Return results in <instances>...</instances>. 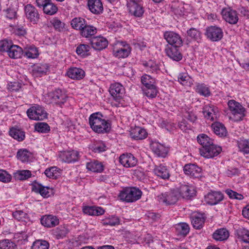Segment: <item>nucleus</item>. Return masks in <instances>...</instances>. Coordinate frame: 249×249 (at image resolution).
<instances>
[{
    "label": "nucleus",
    "instance_id": "f257e3e1",
    "mask_svg": "<svg viewBox=\"0 0 249 249\" xmlns=\"http://www.w3.org/2000/svg\"><path fill=\"white\" fill-rule=\"evenodd\" d=\"M89 123L92 129L98 133H107L110 129L109 123L99 112L94 113L90 115Z\"/></svg>",
    "mask_w": 249,
    "mask_h": 249
},
{
    "label": "nucleus",
    "instance_id": "f03ea898",
    "mask_svg": "<svg viewBox=\"0 0 249 249\" xmlns=\"http://www.w3.org/2000/svg\"><path fill=\"white\" fill-rule=\"evenodd\" d=\"M142 192L138 188L132 187L125 189L121 191L119 195L120 199L127 202H132L139 199Z\"/></svg>",
    "mask_w": 249,
    "mask_h": 249
},
{
    "label": "nucleus",
    "instance_id": "7ed1b4c3",
    "mask_svg": "<svg viewBox=\"0 0 249 249\" xmlns=\"http://www.w3.org/2000/svg\"><path fill=\"white\" fill-rule=\"evenodd\" d=\"M28 117L31 120H43L47 117V113L43 107L36 105L27 110Z\"/></svg>",
    "mask_w": 249,
    "mask_h": 249
},
{
    "label": "nucleus",
    "instance_id": "20e7f679",
    "mask_svg": "<svg viewBox=\"0 0 249 249\" xmlns=\"http://www.w3.org/2000/svg\"><path fill=\"white\" fill-rule=\"evenodd\" d=\"M179 196V193L178 190H171L158 196L157 198L160 203L172 205L177 202Z\"/></svg>",
    "mask_w": 249,
    "mask_h": 249
},
{
    "label": "nucleus",
    "instance_id": "39448f33",
    "mask_svg": "<svg viewBox=\"0 0 249 249\" xmlns=\"http://www.w3.org/2000/svg\"><path fill=\"white\" fill-rule=\"evenodd\" d=\"M229 110L231 113L237 117L235 120L239 121L245 116V108L238 102L231 100L228 103Z\"/></svg>",
    "mask_w": 249,
    "mask_h": 249
},
{
    "label": "nucleus",
    "instance_id": "423d86ee",
    "mask_svg": "<svg viewBox=\"0 0 249 249\" xmlns=\"http://www.w3.org/2000/svg\"><path fill=\"white\" fill-rule=\"evenodd\" d=\"M205 35L207 38L212 41H218L223 36L222 29L216 26H211L206 29Z\"/></svg>",
    "mask_w": 249,
    "mask_h": 249
},
{
    "label": "nucleus",
    "instance_id": "0eeeda50",
    "mask_svg": "<svg viewBox=\"0 0 249 249\" xmlns=\"http://www.w3.org/2000/svg\"><path fill=\"white\" fill-rule=\"evenodd\" d=\"M221 151V148L213 143L205 148L200 149L201 155L206 158H212L217 156Z\"/></svg>",
    "mask_w": 249,
    "mask_h": 249
},
{
    "label": "nucleus",
    "instance_id": "6e6552de",
    "mask_svg": "<svg viewBox=\"0 0 249 249\" xmlns=\"http://www.w3.org/2000/svg\"><path fill=\"white\" fill-rule=\"evenodd\" d=\"M124 91V88L119 83L111 84L109 89L110 94L116 101H119L123 98Z\"/></svg>",
    "mask_w": 249,
    "mask_h": 249
},
{
    "label": "nucleus",
    "instance_id": "1a4fd4ad",
    "mask_svg": "<svg viewBox=\"0 0 249 249\" xmlns=\"http://www.w3.org/2000/svg\"><path fill=\"white\" fill-rule=\"evenodd\" d=\"M223 18L231 24H235L238 21V14L235 10L230 8H224L221 11Z\"/></svg>",
    "mask_w": 249,
    "mask_h": 249
},
{
    "label": "nucleus",
    "instance_id": "9d476101",
    "mask_svg": "<svg viewBox=\"0 0 249 249\" xmlns=\"http://www.w3.org/2000/svg\"><path fill=\"white\" fill-rule=\"evenodd\" d=\"M26 18L31 22L36 24L39 19V15L35 7L31 4H27L24 7Z\"/></svg>",
    "mask_w": 249,
    "mask_h": 249
},
{
    "label": "nucleus",
    "instance_id": "9b49d317",
    "mask_svg": "<svg viewBox=\"0 0 249 249\" xmlns=\"http://www.w3.org/2000/svg\"><path fill=\"white\" fill-rule=\"evenodd\" d=\"M164 37L167 42L171 45L170 46L180 47L182 43L180 36L174 32H165L164 34Z\"/></svg>",
    "mask_w": 249,
    "mask_h": 249
},
{
    "label": "nucleus",
    "instance_id": "f8f14e48",
    "mask_svg": "<svg viewBox=\"0 0 249 249\" xmlns=\"http://www.w3.org/2000/svg\"><path fill=\"white\" fill-rule=\"evenodd\" d=\"M183 171L186 175L192 178H197L201 176V169L195 164H185Z\"/></svg>",
    "mask_w": 249,
    "mask_h": 249
},
{
    "label": "nucleus",
    "instance_id": "ddd939ff",
    "mask_svg": "<svg viewBox=\"0 0 249 249\" xmlns=\"http://www.w3.org/2000/svg\"><path fill=\"white\" fill-rule=\"evenodd\" d=\"M120 163L126 168L132 167L137 164V160L130 153H125L121 155L119 158Z\"/></svg>",
    "mask_w": 249,
    "mask_h": 249
},
{
    "label": "nucleus",
    "instance_id": "4468645a",
    "mask_svg": "<svg viewBox=\"0 0 249 249\" xmlns=\"http://www.w3.org/2000/svg\"><path fill=\"white\" fill-rule=\"evenodd\" d=\"M204 117L210 121H213L217 119L218 115L217 107L212 105H206L203 109Z\"/></svg>",
    "mask_w": 249,
    "mask_h": 249
},
{
    "label": "nucleus",
    "instance_id": "2eb2a0df",
    "mask_svg": "<svg viewBox=\"0 0 249 249\" xmlns=\"http://www.w3.org/2000/svg\"><path fill=\"white\" fill-rule=\"evenodd\" d=\"M223 199V195L220 192L212 191L205 196V202L210 205L218 204Z\"/></svg>",
    "mask_w": 249,
    "mask_h": 249
},
{
    "label": "nucleus",
    "instance_id": "dca6fc26",
    "mask_svg": "<svg viewBox=\"0 0 249 249\" xmlns=\"http://www.w3.org/2000/svg\"><path fill=\"white\" fill-rule=\"evenodd\" d=\"M120 47L118 48H114V55L119 58H125L128 56L130 53V48L128 44L121 42L118 44Z\"/></svg>",
    "mask_w": 249,
    "mask_h": 249
},
{
    "label": "nucleus",
    "instance_id": "f3484780",
    "mask_svg": "<svg viewBox=\"0 0 249 249\" xmlns=\"http://www.w3.org/2000/svg\"><path fill=\"white\" fill-rule=\"evenodd\" d=\"M49 96L52 103L58 104L60 106H61L66 102L67 98L66 94L59 89L50 93Z\"/></svg>",
    "mask_w": 249,
    "mask_h": 249
},
{
    "label": "nucleus",
    "instance_id": "a211bd4d",
    "mask_svg": "<svg viewBox=\"0 0 249 249\" xmlns=\"http://www.w3.org/2000/svg\"><path fill=\"white\" fill-rule=\"evenodd\" d=\"M90 44L94 49L101 50L107 47L108 41L105 37L99 36L92 38L90 39Z\"/></svg>",
    "mask_w": 249,
    "mask_h": 249
},
{
    "label": "nucleus",
    "instance_id": "6ab92c4d",
    "mask_svg": "<svg viewBox=\"0 0 249 249\" xmlns=\"http://www.w3.org/2000/svg\"><path fill=\"white\" fill-rule=\"evenodd\" d=\"M41 224L47 228L54 227L59 224V220L56 216L53 215H45L40 220Z\"/></svg>",
    "mask_w": 249,
    "mask_h": 249
},
{
    "label": "nucleus",
    "instance_id": "aec40b11",
    "mask_svg": "<svg viewBox=\"0 0 249 249\" xmlns=\"http://www.w3.org/2000/svg\"><path fill=\"white\" fill-rule=\"evenodd\" d=\"M129 12L135 17H142L144 13L143 7L138 3H128Z\"/></svg>",
    "mask_w": 249,
    "mask_h": 249
},
{
    "label": "nucleus",
    "instance_id": "412c9836",
    "mask_svg": "<svg viewBox=\"0 0 249 249\" xmlns=\"http://www.w3.org/2000/svg\"><path fill=\"white\" fill-rule=\"evenodd\" d=\"M88 6L90 11L94 14H100L103 11V6L101 0H88Z\"/></svg>",
    "mask_w": 249,
    "mask_h": 249
},
{
    "label": "nucleus",
    "instance_id": "4be33fe9",
    "mask_svg": "<svg viewBox=\"0 0 249 249\" xmlns=\"http://www.w3.org/2000/svg\"><path fill=\"white\" fill-rule=\"evenodd\" d=\"M67 75L71 79L78 80L84 77L85 72L80 68L71 67L67 71Z\"/></svg>",
    "mask_w": 249,
    "mask_h": 249
},
{
    "label": "nucleus",
    "instance_id": "5701e85b",
    "mask_svg": "<svg viewBox=\"0 0 249 249\" xmlns=\"http://www.w3.org/2000/svg\"><path fill=\"white\" fill-rule=\"evenodd\" d=\"M178 47L175 46H167L165 49L168 56L176 61H180L182 58V54L178 51Z\"/></svg>",
    "mask_w": 249,
    "mask_h": 249
},
{
    "label": "nucleus",
    "instance_id": "b1692460",
    "mask_svg": "<svg viewBox=\"0 0 249 249\" xmlns=\"http://www.w3.org/2000/svg\"><path fill=\"white\" fill-rule=\"evenodd\" d=\"M79 153L77 151L72 150L71 151H64L60 154V158L66 162H74L78 159Z\"/></svg>",
    "mask_w": 249,
    "mask_h": 249
},
{
    "label": "nucleus",
    "instance_id": "393cba45",
    "mask_svg": "<svg viewBox=\"0 0 249 249\" xmlns=\"http://www.w3.org/2000/svg\"><path fill=\"white\" fill-rule=\"evenodd\" d=\"M152 151L159 157H164L167 154V148L162 144L153 142L150 144Z\"/></svg>",
    "mask_w": 249,
    "mask_h": 249
},
{
    "label": "nucleus",
    "instance_id": "a878e982",
    "mask_svg": "<svg viewBox=\"0 0 249 249\" xmlns=\"http://www.w3.org/2000/svg\"><path fill=\"white\" fill-rule=\"evenodd\" d=\"M229 231L226 228H220L216 230L212 234V238L216 241H224L229 237Z\"/></svg>",
    "mask_w": 249,
    "mask_h": 249
},
{
    "label": "nucleus",
    "instance_id": "bb28decb",
    "mask_svg": "<svg viewBox=\"0 0 249 249\" xmlns=\"http://www.w3.org/2000/svg\"><path fill=\"white\" fill-rule=\"evenodd\" d=\"M235 234L240 241L249 244V230L243 227H239L235 230Z\"/></svg>",
    "mask_w": 249,
    "mask_h": 249
},
{
    "label": "nucleus",
    "instance_id": "cd10ccee",
    "mask_svg": "<svg viewBox=\"0 0 249 249\" xmlns=\"http://www.w3.org/2000/svg\"><path fill=\"white\" fill-rule=\"evenodd\" d=\"M154 172L156 175L163 179H168L170 177L169 170L162 164L155 166Z\"/></svg>",
    "mask_w": 249,
    "mask_h": 249
},
{
    "label": "nucleus",
    "instance_id": "c85d7f7f",
    "mask_svg": "<svg viewBox=\"0 0 249 249\" xmlns=\"http://www.w3.org/2000/svg\"><path fill=\"white\" fill-rule=\"evenodd\" d=\"M131 137L136 140H142L147 137L146 130L140 127L136 126L131 129L130 132Z\"/></svg>",
    "mask_w": 249,
    "mask_h": 249
},
{
    "label": "nucleus",
    "instance_id": "c756f323",
    "mask_svg": "<svg viewBox=\"0 0 249 249\" xmlns=\"http://www.w3.org/2000/svg\"><path fill=\"white\" fill-rule=\"evenodd\" d=\"M84 213L89 215H101L104 213L105 210L100 207L85 206L83 208Z\"/></svg>",
    "mask_w": 249,
    "mask_h": 249
},
{
    "label": "nucleus",
    "instance_id": "7c9ffc66",
    "mask_svg": "<svg viewBox=\"0 0 249 249\" xmlns=\"http://www.w3.org/2000/svg\"><path fill=\"white\" fill-rule=\"evenodd\" d=\"M9 56L13 59L20 58L23 53L22 48L18 45L11 44L7 52Z\"/></svg>",
    "mask_w": 249,
    "mask_h": 249
},
{
    "label": "nucleus",
    "instance_id": "2f4dec72",
    "mask_svg": "<svg viewBox=\"0 0 249 249\" xmlns=\"http://www.w3.org/2000/svg\"><path fill=\"white\" fill-rule=\"evenodd\" d=\"M33 190L36 193H39L44 197H49L50 191H52L49 187L43 186L40 184L34 185Z\"/></svg>",
    "mask_w": 249,
    "mask_h": 249
},
{
    "label": "nucleus",
    "instance_id": "473e14b6",
    "mask_svg": "<svg viewBox=\"0 0 249 249\" xmlns=\"http://www.w3.org/2000/svg\"><path fill=\"white\" fill-rule=\"evenodd\" d=\"M180 193L183 198L189 199L196 195V191L191 186L183 185L180 188Z\"/></svg>",
    "mask_w": 249,
    "mask_h": 249
},
{
    "label": "nucleus",
    "instance_id": "72a5a7b5",
    "mask_svg": "<svg viewBox=\"0 0 249 249\" xmlns=\"http://www.w3.org/2000/svg\"><path fill=\"white\" fill-rule=\"evenodd\" d=\"M212 127L214 133L220 137L225 136L227 134L226 129L221 123L215 122L212 124Z\"/></svg>",
    "mask_w": 249,
    "mask_h": 249
},
{
    "label": "nucleus",
    "instance_id": "f704fd0d",
    "mask_svg": "<svg viewBox=\"0 0 249 249\" xmlns=\"http://www.w3.org/2000/svg\"><path fill=\"white\" fill-rule=\"evenodd\" d=\"M97 33V29L91 25H88L87 23L80 32L81 35L85 37H89L95 35Z\"/></svg>",
    "mask_w": 249,
    "mask_h": 249
},
{
    "label": "nucleus",
    "instance_id": "c9c22d12",
    "mask_svg": "<svg viewBox=\"0 0 249 249\" xmlns=\"http://www.w3.org/2000/svg\"><path fill=\"white\" fill-rule=\"evenodd\" d=\"M86 167L88 170L93 172H101L103 170L102 163L95 160L87 162Z\"/></svg>",
    "mask_w": 249,
    "mask_h": 249
},
{
    "label": "nucleus",
    "instance_id": "e433bc0d",
    "mask_svg": "<svg viewBox=\"0 0 249 249\" xmlns=\"http://www.w3.org/2000/svg\"><path fill=\"white\" fill-rule=\"evenodd\" d=\"M10 135L19 142L22 141L25 138V132L19 129L12 128L9 131Z\"/></svg>",
    "mask_w": 249,
    "mask_h": 249
},
{
    "label": "nucleus",
    "instance_id": "4c0bfd02",
    "mask_svg": "<svg viewBox=\"0 0 249 249\" xmlns=\"http://www.w3.org/2000/svg\"><path fill=\"white\" fill-rule=\"evenodd\" d=\"M144 94L148 98H155L158 94V90L156 85L142 88Z\"/></svg>",
    "mask_w": 249,
    "mask_h": 249
},
{
    "label": "nucleus",
    "instance_id": "58836bf2",
    "mask_svg": "<svg viewBox=\"0 0 249 249\" xmlns=\"http://www.w3.org/2000/svg\"><path fill=\"white\" fill-rule=\"evenodd\" d=\"M205 222V219L202 215H194L192 218V224L194 228L200 229L202 228Z\"/></svg>",
    "mask_w": 249,
    "mask_h": 249
},
{
    "label": "nucleus",
    "instance_id": "ea45409f",
    "mask_svg": "<svg viewBox=\"0 0 249 249\" xmlns=\"http://www.w3.org/2000/svg\"><path fill=\"white\" fill-rule=\"evenodd\" d=\"M48 66L47 64L35 65L33 69V74L36 76H40L47 72Z\"/></svg>",
    "mask_w": 249,
    "mask_h": 249
},
{
    "label": "nucleus",
    "instance_id": "a19ab883",
    "mask_svg": "<svg viewBox=\"0 0 249 249\" xmlns=\"http://www.w3.org/2000/svg\"><path fill=\"white\" fill-rule=\"evenodd\" d=\"M197 139L198 143L202 146V148H205L213 143V140L204 134L198 135Z\"/></svg>",
    "mask_w": 249,
    "mask_h": 249
},
{
    "label": "nucleus",
    "instance_id": "79ce46f5",
    "mask_svg": "<svg viewBox=\"0 0 249 249\" xmlns=\"http://www.w3.org/2000/svg\"><path fill=\"white\" fill-rule=\"evenodd\" d=\"M143 64L147 72L157 73L160 71L158 65L152 60H149Z\"/></svg>",
    "mask_w": 249,
    "mask_h": 249
},
{
    "label": "nucleus",
    "instance_id": "37998d69",
    "mask_svg": "<svg viewBox=\"0 0 249 249\" xmlns=\"http://www.w3.org/2000/svg\"><path fill=\"white\" fill-rule=\"evenodd\" d=\"M43 12L45 14L49 15H53L55 14L57 10V7L52 2L51 0L48 3L46 4L42 7Z\"/></svg>",
    "mask_w": 249,
    "mask_h": 249
},
{
    "label": "nucleus",
    "instance_id": "c03bdc74",
    "mask_svg": "<svg viewBox=\"0 0 249 249\" xmlns=\"http://www.w3.org/2000/svg\"><path fill=\"white\" fill-rule=\"evenodd\" d=\"M86 24L85 19L82 18H75L71 21V25L73 29L80 31Z\"/></svg>",
    "mask_w": 249,
    "mask_h": 249
},
{
    "label": "nucleus",
    "instance_id": "a18cd8bd",
    "mask_svg": "<svg viewBox=\"0 0 249 249\" xmlns=\"http://www.w3.org/2000/svg\"><path fill=\"white\" fill-rule=\"evenodd\" d=\"M196 91L204 96H209L211 94L209 88L204 84H197L195 88Z\"/></svg>",
    "mask_w": 249,
    "mask_h": 249
},
{
    "label": "nucleus",
    "instance_id": "49530a36",
    "mask_svg": "<svg viewBox=\"0 0 249 249\" xmlns=\"http://www.w3.org/2000/svg\"><path fill=\"white\" fill-rule=\"evenodd\" d=\"M141 83L143 88H146L156 85V80L148 74H144L141 77Z\"/></svg>",
    "mask_w": 249,
    "mask_h": 249
},
{
    "label": "nucleus",
    "instance_id": "de8ad7c7",
    "mask_svg": "<svg viewBox=\"0 0 249 249\" xmlns=\"http://www.w3.org/2000/svg\"><path fill=\"white\" fill-rule=\"evenodd\" d=\"M44 173L49 178H56L60 176V170L55 166L51 167L46 169Z\"/></svg>",
    "mask_w": 249,
    "mask_h": 249
},
{
    "label": "nucleus",
    "instance_id": "09e8293b",
    "mask_svg": "<svg viewBox=\"0 0 249 249\" xmlns=\"http://www.w3.org/2000/svg\"><path fill=\"white\" fill-rule=\"evenodd\" d=\"M90 49V48L88 45L81 44L77 46L76 52L78 55L85 57L89 55Z\"/></svg>",
    "mask_w": 249,
    "mask_h": 249
},
{
    "label": "nucleus",
    "instance_id": "8fccbe9b",
    "mask_svg": "<svg viewBox=\"0 0 249 249\" xmlns=\"http://www.w3.org/2000/svg\"><path fill=\"white\" fill-rule=\"evenodd\" d=\"M38 54V50L36 47L30 46L25 49L24 56L28 58H35Z\"/></svg>",
    "mask_w": 249,
    "mask_h": 249
},
{
    "label": "nucleus",
    "instance_id": "3c124183",
    "mask_svg": "<svg viewBox=\"0 0 249 249\" xmlns=\"http://www.w3.org/2000/svg\"><path fill=\"white\" fill-rule=\"evenodd\" d=\"M17 156L22 162H26L29 160L31 153L26 149H20L18 151Z\"/></svg>",
    "mask_w": 249,
    "mask_h": 249
},
{
    "label": "nucleus",
    "instance_id": "603ef678",
    "mask_svg": "<svg viewBox=\"0 0 249 249\" xmlns=\"http://www.w3.org/2000/svg\"><path fill=\"white\" fill-rule=\"evenodd\" d=\"M176 229L181 235H186L189 232L190 228L186 223H179L176 225Z\"/></svg>",
    "mask_w": 249,
    "mask_h": 249
},
{
    "label": "nucleus",
    "instance_id": "864d4df0",
    "mask_svg": "<svg viewBox=\"0 0 249 249\" xmlns=\"http://www.w3.org/2000/svg\"><path fill=\"white\" fill-rule=\"evenodd\" d=\"M49 243L46 240H37L33 243L32 249H49Z\"/></svg>",
    "mask_w": 249,
    "mask_h": 249
},
{
    "label": "nucleus",
    "instance_id": "5fc2aeb1",
    "mask_svg": "<svg viewBox=\"0 0 249 249\" xmlns=\"http://www.w3.org/2000/svg\"><path fill=\"white\" fill-rule=\"evenodd\" d=\"M240 151L244 154H249V141L246 139L240 140L238 142Z\"/></svg>",
    "mask_w": 249,
    "mask_h": 249
},
{
    "label": "nucleus",
    "instance_id": "6e6d98bb",
    "mask_svg": "<svg viewBox=\"0 0 249 249\" xmlns=\"http://www.w3.org/2000/svg\"><path fill=\"white\" fill-rule=\"evenodd\" d=\"M90 148L95 153H100L106 150V146L105 144L101 141H97L90 145Z\"/></svg>",
    "mask_w": 249,
    "mask_h": 249
},
{
    "label": "nucleus",
    "instance_id": "4d7b16f0",
    "mask_svg": "<svg viewBox=\"0 0 249 249\" xmlns=\"http://www.w3.org/2000/svg\"><path fill=\"white\" fill-rule=\"evenodd\" d=\"M53 232L56 238L60 239L65 237L69 232V230L65 227L61 226L56 229Z\"/></svg>",
    "mask_w": 249,
    "mask_h": 249
},
{
    "label": "nucleus",
    "instance_id": "13d9d810",
    "mask_svg": "<svg viewBox=\"0 0 249 249\" xmlns=\"http://www.w3.org/2000/svg\"><path fill=\"white\" fill-rule=\"evenodd\" d=\"M36 131L43 133H47L50 131L49 125L46 123H38L35 126Z\"/></svg>",
    "mask_w": 249,
    "mask_h": 249
},
{
    "label": "nucleus",
    "instance_id": "bf43d9fd",
    "mask_svg": "<svg viewBox=\"0 0 249 249\" xmlns=\"http://www.w3.org/2000/svg\"><path fill=\"white\" fill-rule=\"evenodd\" d=\"M31 176V173L29 170H22L18 171L16 174V178L19 180L26 179Z\"/></svg>",
    "mask_w": 249,
    "mask_h": 249
},
{
    "label": "nucleus",
    "instance_id": "052dcab7",
    "mask_svg": "<svg viewBox=\"0 0 249 249\" xmlns=\"http://www.w3.org/2000/svg\"><path fill=\"white\" fill-rule=\"evenodd\" d=\"M190 80V77L186 73H180L178 75V81L182 85H187Z\"/></svg>",
    "mask_w": 249,
    "mask_h": 249
},
{
    "label": "nucleus",
    "instance_id": "680f3d73",
    "mask_svg": "<svg viewBox=\"0 0 249 249\" xmlns=\"http://www.w3.org/2000/svg\"><path fill=\"white\" fill-rule=\"evenodd\" d=\"M225 193L227 194L230 198L232 199L242 200L243 198V196L242 195L239 194L231 189L226 190Z\"/></svg>",
    "mask_w": 249,
    "mask_h": 249
},
{
    "label": "nucleus",
    "instance_id": "e2e57ef3",
    "mask_svg": "<svg viewBox=\"0 0 249 249\" xmlns=\"http://www.w3.org/2000/svg\"><path fill=\"white\" fill-rule=\"evenodd\" d=\"M21 88V84L18 82H11L7 85V89L11 91H17Z\"/></svg>",
    "mask_w": 249,
    "mask_h": 249
},
{
    "label": "nucleus",
    "instance_id": "0e129e2a",
    "mask_svg": "<svg viewBox=\"0 0 249 249\" xmlns=\"http://www.w3.org/2000/svg\"><path fill=\"white\" fill-rule=\"evenodd\" d=\"M12 42L7 40H3L0 41V52H8V50L10 47Z\"/></svg>",
    "mask_w": 249,
    "mask_h": 249
},
{
    "label": "nucleus",
    "instance_id": "69168bd1",
    "mask_svg": "<svg viewBox=\"0 0 249 249\" xmlns=\"http://www.w3.org/2000/svg\"><path fill=\"white\" fill-rule=\"evenodd\" d=\"M11 176L7 172L3 170H0V181L8 182L11 180Z\"/></svg>",
    "mask_w": 249,
    "mask_h": 249
},
{
    "label": "nucleus",
    "instance_id": "338daca9",
    "mask_svg": "<svg viewBox=\"0 0 249 249\" xmlns=\"http://www.w3.org/2000/svg\"><path fill=\"white\" fill-rule=\"evenodd\" d=\"M13 217L18 221L23 220L27 216V213L21 210L17 211L13 213Z\"/></svg>",
    "mask_w": 249,
    "mask_h": 249
},
{
    "label": "nucleus",
    "instance_id": "774afa93",
    "mask_svg": "<svg viewBox=\"0 0 249 249\" xmlns=\"http://www.w3.org/2000/svg\"><path fill=\"white\" fill-rule=\"evenodd\" d=\"M13 243L8 239L0 241V249H11Z\"/></svg>",
    "mask_w": 249,
    "mask_h": 249
}]
</instances>
